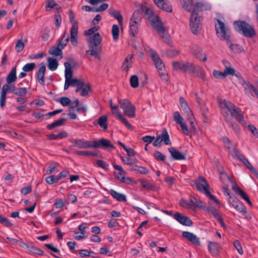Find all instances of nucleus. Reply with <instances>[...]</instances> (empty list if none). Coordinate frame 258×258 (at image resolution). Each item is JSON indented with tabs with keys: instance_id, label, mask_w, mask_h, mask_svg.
<instances>
[{
	"instance_id": "nucleus-58",
	"label": "nucleus",
	"mask_w": 258,
	"mask_h": 258,
	"mask_svg": "<svg viewBox=\"0 0 258 258\" xmlns=\"http://www.w3.org/2000/svg\"><path fill=\"white\" fill-rule=\"evenodd\" d=\"M25 43L21 39L18 40L15 46V49L17 52H20L24 49Z\"/></svg>"
},
{
	"instance_id": "nucleus-20",
	"label": "nucleus",
	"mask_w": 258,
	"mask_h": 258,
	"mask_svg": "<svg viewBox=\"0 0 258 258\" xmlns=\"http://www.w3.org/2000/svg\"><path fill=\"white\" fill-rule=\"evenodd\" d=\"M232 188L236 194L239 195L243 199H244L249 205L250 206H252L248 195L243 190H242L238 185L234 184L233 187H232Z\"/></svg>"
},
{
	"instance_id": "nucleus-2",
	"label": "nucleus",
	"mask_w": 258,
	"mask_h": 258,
	"mask_svg": "<svg viewBox=\"0 0 258 258\" xmlns=\"http://www.w3.org/2000/svg\"><path fill=\"white\" fill-rule=\"evenodd\" d=\"M101 41L102 37L100 34L98 32L95 33L92 37H90L88 40L89 49L86 51V53L100 59V54L102 51V47L100 44Z\"/></svg>"
},
{
	"instance_id": "nucleus-28",
	"label": "nucleus",
	"mask_w": 258,
	"mask_h": 258,
	"mask_svg": "<svg viewBox=\"0 0 258 258\" xmlns=\"http://www.w3.org/2000/svg\"><path fill=\"white\" fill-rule=\"evenodd\" d=\"M78 29L76 26L72 27L71 29L70 40L73 45L76 46L78 44Z\"/></svg>"
},
{
	"instance_id": "nucleus-53",
	"label": "nucleus",
	"mask_w": 258,
	"mask_h": 258,
	"mask_svg": "<svg viewBox=\"0 0 258 258\" xmlns=\"http://www.w3.org/2000/svg\"><path fill=\"white\" fill-rule=\"evenodd\" d=\"M227 44H229L230 49L235 53L240 52L242 50V47L240 45L232 43V42Z\"/></svg>"
},
{
	"instance_id": "nucleus-13",
	"label": "nucleus",
	"mask_w": 258,
	"mask_h": 258,
	"mask_svg": "<svg viewBox=\"0 0 258 258\" xmlns=\"http://www.w3.org/2000/svg\"><path fill=\"white\" fill-rule=\"evenodd\" d=\"M173 217L179 223L186 226H191L193 224L192 221L189 217L178 212L175 213Z\"/></svg>"
},
{
	"instance_id": "nucleus-47",
	"label": "nucleus",
	"mask_w": 258,
	"mask_h": 258,
	"mask_svg": "<svg viewBox=\"0 0 258 258\" xmlns=\"http://www.w3.org/2000/svg\"><path fill=\"white\" fill-rule=\"evenodd\" d=\"M179 102L181 107L182 108L183 110L184 111V112H189V110L190 109L189 106L188 105L187 102L183 97H180L179 98Z\"/></svg>"
},
{
	"instance_id": "nucleus-40",
	"label": "nucleus",
	"mask_w": 258,
	"mask_h": 258,
	"mask_svg": "<svg viewBox=\"0 0 258 258\" xmlns=\"http://www.w3.org/2000/svg\"><path fill=\"white\" fill-rule=\"evenodd\" d=\"M141 184L142 186L148 190H156V186L151 183L149 181L146 180H142L141 181Z\"/></svg>"
},
{
	"instance_id": "nucleus-21",
	"label": "nucleus",
	"mask_w": 258,
	"mask_h": 258,
	"mask_svg": "<svg viewBox=\"0 0 258 258\" xmlns=\"http://www.w3.org/2000/svg\"><path fill=\"white\" fill-rule=\"evenodd\" d=\"M168 151L171 154L172 158L176 160H182L185 159L186 154H183L178 150H176L174 147L168 148Z\"/></svg>"
},
{
	"instance_id": "nucleus-36",
	"label": "nucleus",
	"mask_w": 258,
	"mask_h": 258,
	"mask_svg": "<svg viewBox=\"0 0 258 258\" xmlns=\"http://www.w3.org/2000/svg\"><path fill=\"white\" fill-rule=\"evenodd\" d=\"M130 170L132 171H136L137 172H139L141 174H146L149 172L148 169H147L146 167L143 166H140L137 165H133L130 168Z\"/></svg>"
},
{
	"instance_id": "nucleus-8",
	"label": "nucleus",
	"mask_w": 258,
	"mask_h": 258,
	"mask_svg": "<svg viewBox=\"0 0 258 258\" xmlns=\"http://www.w3.org/2000/svg\"><path fill=\"white\" fill-rule=\"evenodd\" d=\"M201 18L197 16L190 15V27L192 33L195 35L198 34L202 28Z\"/></svg>"
},
{
	"instance_id": "nucleus-59",
	"label": "nucleus",
	"mask_w": 258,
	"mask_h": 258,
	"mask_svg": "<svg viewBox=\"0 0 258 258\" xmlns=\"http://www.w3.org/2000/svg\"><path fill=\"white\" fill-rule=\"evenodd\" d=\"M45 181L49 184H52L54 183L58 182L59 180L57 179V176L53 175L47 177L45 178Z\"/></svg>"
},
{
	"instance_id": "nucleus-49",
	"label": "nucleus",
	"mask_w": 258,
	"mask_h": 258,
	"mask_svg": "<svg viewBox=\"0 0 258 258\" xmlns=\"http://www.w3.org/2000/svg\"><path fill=\"white\" fill-rule=\"evenodd\" d=\"M111 33L112 34L113 38L114 40H117L119 38V28L118 26L114 24L112 27V30H111Z\"/></svg>"
},
{
	"instance_id": "nucleus-26",
	"label": "nucleus",
	"mask_w": 258,
	"mask_h": 258,
	"mask_svg": "<svg viewBox=\"0 0 258 258\" xmlns=\"http://www.w3.org/2000/svg\"><path fill=\"white\" fill-rule=\"evenodd\" d=\"M209 250L214 254H218L221 247L220 245L216 242H210L208 245Z\"/></svg>"
},
{
	"instance_id": "nucleus-33",
	"label": "nucleus",
	"mask_w": 258,
	"mask_h": 258,
	"mask_svg": "<svg viewBox=\"0 0 258 258\" xmlns=\"http://www.w3.org/2000/svg\"><path fill=\"white\" fill-rule=\"evenodd\" d=\"M110 194L113 198L119 202H125L126 201V197L124 195L118 193L113 189H110L109 191Z\"/></svg>"
},
{
	"instance_id": "nucleus-55",
	"label": "nucleus",
	"mask_w": 258,
	"mask_h": 258,
	"mask_svg": "<svg viewBox=\"0 0 258 258\" xmlns=\"http://www.w3.org/2000/svg\"><path fill=\"white\" fill-rule=\"evenodd\" d=\"M36 67V64L34 62L28 63L24 65L22 68L25 72L32 71Z\"/></svg>"
},
{
	"instance_id": "nucleus-46",
	"label": "nucleus",
	"mask_w": 258,
	"mask_h": 258,
	"mask_svg": "<svg viewBox=\"0 0 258 258\" xmlns=\"http://www.w3.org/2000/svg\"><path fill=\"white\" fill-rule=\"evenodd\" d=\"M75 154L80 156H97V154L95 152L89 151H77L75 152Z\"/></svg>"
},
{
	"instance_id": "nucleus-15",
	"label": "nucleus",
	"mask_w": 258,
	"mask_h": 258,
	"mask_svg": "<svg viewBox=\"0 0 258 258\" xmlns=\"http://www.w3.org/2000/svg\"><path fill=\"white\" fill-rule=\"evenodd\" d=\"M188 73H192L202 80H206V74L205 71L199 66H196L191 63Z\"/></svg>"
},
{
	"instance_id": "nucleus-39",
	"label": "nucleus",
	"mask_w": 258,
	"mask_h": 258,
	"mask_svg": "<svg viewBox=\"0 0 258 258\" xmlns=\"http://www.w3.org/2000/svg\"><path fill=\"white\" fill-rule=\"evenodd\" d=\"M107 117L106 115H102L99 117L98 123L104 131L107 130Z\"/></svg>"
},
{
	"instance_id": "nucleus-38",
	"label": "nucleus",
	"mask_w": 258,
	"mask_h": 258,
	"mask_svg": "<svg viewBox=\"0 0 258 258\" xmlns=\"http://www.w3.org/2000/svg\"><path fill=\"white\" fill-rule=\"evenodd\" d=\"M47 61L48 67L49 70H50L52 71H53L57 69L58 66V63L56 59L52 57H48L47 58Z\"/></svg>"
},
{
	"instance_id": "nucleus-7",
	"label": "nucleus",
	"mask_w": 258,
	"mask_h": 258,
	"mask_svg": "<svg viewBox=\"0 0 258 258\" xmlns=\"http://www.w3.org/2000/svg\"><path fill=\"white\" fill-rule=\"evenodd\" d=\"M92 148H101L106 150H109L110 148L115 149V147L108 140L101 138L98 140L92 142Z\"/></svg>"
},
{
	"instance_id": "nucleus-56",
	"label": "nucleus",
	"mask_w": 258,
	"mask_h": 258,
	"mask_svg": "<svg viewBox=\"0 0 258 258\" xmlns=\"http://www.w3.org/2000/svg\"><path fill=\"white\" fill-rule=\"evenodd\" d=\"M0 223L8 227H12L13 226V224L11 222L10 220L8 218L1 215Z\"/></svg>"
},
{
	"instance_id": "nucleus-62",
	"label": "nucleus",
	"mask_w": 258,
	"mask_h": 258,
	"mask_svg": "<svg viewBox=\"0 0 258 258\" xmlns=\"http://www.w3.org/2000/svg\"><path fill=\"white\" fill-rule=\"evenodd\" d=\"M58 166V164L56 162L51 163L48 166L46 170V173L50 174L53 173L56 169V167Z\"/></svg>"
},
{
	"instance_id": "nucleus-10",
	"label": "nucleus",
	"mask_w": 258,
	"mask_h": 258,
	"mask_svg": "<svg viewBox=\"0 0 258 258\" xmlns=\"http://www.w3.org/2000/svg\"><path fill=\"white\" fill-rule=\"evenodd\" d=\"M69 141L72 143V147H77L79 148L87 149L92 148V143L90 141L84 139H77L71 138Z\"/></svg>"
},
{
	"instance_id": "nucleus-22",
	"label": "nucleus",
	"mask_w": 258,
	"mask_h": 258,
	"mask_svg": "<svg viewBox=\"0 0 258 258\" xmlns=\"http://www.w3.org/2000/svg\"><path fill=\"white\" fill-rule=\"evenodd\" d=\"M65 44H58L57 46H53L48 50V53L50 55L58 56L62 54V49L65 47Z\"/></svg>"
},
{
	"instance_id": "nucleus-3",
	"label": "nucleus",
	"mask_w": 258,
	"mask_h": 258,
	"mask_svg": "<svg viewBox=\"0 0 258 258\" xmlns=\"http://www.w3.org/2000/svg\"><path fill=\"white\" fill-rule=\"evenodd\" d=\"M234 30L247 38H252L256 34L253 26L244 21H236L233 23Z\"/></svg>"
},
{
	"instance_id": "nucleus-50",
	"label": "nucleus",
	"mask_w": 258,
	"mask_h": 258,
	"mask_svg": "<svg viewBox=\"0 0 258 258\" xmlns=\"http://www.w3.org/2000/svg\"><path fill=\"white\" fill-rule=\"evenodd\" d=\"M57 6H58V5L55 2L54 0H46L45 5L46 11H50L52 9Z\"/></svg>"
},
{
	"instance_id": "nucleus-19",
	"label": "nucleus",
	"mask_w": 258,
	"mask_h": 258,
	"mask_svg": "<svg viewBox=\"0 0 258 258\" xmlns=\"http://www.w3.org/2000/svg\"><path fill=\"white\" fill-rule=\"evenodd\" d=\"M46 71V67L43 62L40 63V67L37 73V79L38 82L42 85H45L44 75Z\"/></svg>"
},
{
	"instance_id": "nucleus-18",
	"label": "nucleus",
	"mask_w": 258,
	"mask_h": 258,
	"mask_svg": "<svg viewBox=\"0 0 258 258\" xmlns=\"http://www.w3.org/2000/svg\"><path fill=\"white\" fill-rule=\"evenodd\" d=\"M241 85L243 87L245 94H249L251 93V91H253L255 95H258V90L249 82L242 81Z\"/></svg>"
},
{
	"instance_id": "nucleus-60",
	"label": "nucleus",
	"mask_w": 258,
	"mask_h": 258,
	"mask_svg": "<svg viewBox=\"0 0 258 258\" xmlns=\"http://www.w3.org/2000/svg\"><path fill=\"white\" fill-rule=\"evenodd\" d=\"M174 120L179 125L183 122V118L179 112L176 111L174 113Z\"/></svg>"
},
{
	"instance_id": "nucleus-25",
	"label": "nucleus",
	"mask_w": 258,
	"mask_h": 258,
	"mask_svg": "<svg viewBox=\"0 0 258 258\" xmlns=\"http://www.w3.org/2000/svg\"><path fill=\"white\" fill-rule=\"evenodd\" d=\"M220 174L221 175V176H220L221 181L222 182V183L224 184H226V183H225L226 180H228V181H229L230 183H232V187H233L234 184L237 185V183H236L234 179V177H230V176H228L227 174L224 171H221L220 170Z\"/></svg>"
},
{
	"instance_id": "nucleus-12",
	"label": "nucleus",
	"mask_w": 258,
	"mask_h": 258,
	"mask_svg": "<svg viewBox=\"0 0 258 258\" xmlns=\"http://www.w3.org/2000/svg\"><path fill=\"white\" fill-rule=\"evenodd\" d=\"M149 53L158 72L163 71V69H164V65L157 52L154 49H150Z\"/></svg>"
},
{
	"instance_id": "nucleus-14",
	"label": "nucleus",
	"mask_w": 258,
	"mask_h": 258,
	"mask_svg": "<svg viewBox=\"0 0 258 258\" xmlns=\"http://www.w3.org/2000/svg\"><path fill=\"white\" fill-rule=\"evenodd\" d=\"M191 53L194 56L200 60L204 62L207 61V55L203 50L197 45H193L191 48Z\"/></svg>"
},
{
	"instance_id": "nucleus-48",
	"label": "nucleus",
	"mask_w": 258,
	"mask_h": 258,
	"mask_svg": "<svg viewBox=\"0 0 258 258\" xmlns=\"http://www.w3.org/2000/svg\"><path fill=\"white\" fill-rule=\"evenodd\" d=\"M233 207H234L239 212L243 213H246V208L245 206L240 201L237 202V203Z\"/></svg>"
},
{
	"instance_id": "nucleus-6",
	"label": "nucleus",
	"mask_w": 258,
	"mask_h": 258,
	"mask_svg": "<svg viewBox=\"0 0 258 258\" xmlns=\"http://www.w3.org/2000/svg\"><path fill=\"white\" fill-rule=\"evenodd\" d=\"M163 142L166 145H171V142L170 140L169 135L165 128H163L162 130L161 134L157 136L156 140L153 143L155 147H160L161 143Z\"/></svg>"
},
{
	"instance_id": "nucleus-43",
	"label": "nucleus",
	"mask_w": 258,
	"mask_h": 258,
	"mask_svg": "<svg viewBox=\"0 0 258 258\" xmlns=\"http://www.w3.org/2000/svg\"><path fill=\"white\" fill-rule=\"evenodd\" d=\"M222 141L224 145V147L228 150L229 154H231L230 149L233 146L232 142L226 137L222 138Z\"/></svg>"
},
{
	"instance_id": "nucleus-57",
	"label": "nucleus",
	"mask_w": 258,
	"mask_h": 258,
	"mask_svg": "<svg viewBox=\"0 0 258 258\" xmlns=\"http://www.w3.org/2000/svg\"><path fill=\"white\" fill-rule=\"evenodd\" d=\"M131 86L134 88H136L139 86L138 78L136 75L132 76L130 78Z\"/></svg>"
},
{
	"instance_id": "nucleus-34",
	"label": "nucleus",
	"mask_w": 258,
	"mask_h": 258,
	"mask_svg": "<svg viewBox=\"0 0 258 258\" xmlns=\"http://www.w3.org/2000/svg\"><path fill=\"white\" fill-rule=\"evenodd\" d=\"M65 70V78L67 80H69L72 79L73 72L71 67V64L69 62H64V63Z\"/></svg>"
},
{
	"instance_id": "nucleus-52",
	"label": "nucleus",
	"mask_w": 258,
	"mask_h": 258,
	"mask_svg": "<svg viewBox=\"0 0 258 258\" xmlns=\"http://www.w3.org/2000/svg\"><path fill=\"white\" fill-rule=\"evenodd\" d=\"M56 101L59 102L63 106L70 105L72 102L71 100L67 97H61L59 99H57Z\"/></svg>"
},
{
	"instance_id": "nucleus-9",
	"label": "nucleus",
	"mask_w": 258,
	"mask_h": 258,
	"mask_svg": "<svg viewBox=\"0 0 258 258\" xmlns=\"http://www.w3.org/2000/svg\"><path fill=\"white\" fill-rule=\"evenodd\" d=\"M195 184L198 190L205 193L210 188V186L206 179L203 176H200L194 180Z\"/></svg>"
},
{
	"instance_id": "nucleus-42",
	"label": "nucleus",
	"mask_w": 258,
	"mask_h": 258,
	"mask_svg": "<svg viewBox=\"0 0 258 258\" xmlns=\"http://www.w3.org/2000/svg\"><path fill=\"white\" fill-rule=\"evenodd\" d=\"M242 163L246 166V167L254 175L257 177H258V172L255 170V169L253 167V166L249 162L248 160L246 158L244 159Z\"/></svg>"
},
{
	"instance_id": "nucleus-63",
	"label": "nucleus",
	"mask_w": 258,
	"mask_h": 258,
	"mask_svg": "<svg viewBox=\"0 0 258 258\" xmlns=\"http://www.w3.org/2000/svg\"><path fill=\"white\" fill-rule=\"evenodd\" d=\"M141 14V11H140V8L136 11H135L133 14L132 15L131 19H130V22H138V18L139 17V15Z\"/></svg>"
},
{
	"instance_id": "nucleus-27",
	"label": "nucleus",
	"mask_w": 258,
	"mask_h": 258,
	"mask_svg": "<svg viewBox=\"0 0 258 258\" xmlns=\"http://www.w3.org/2000/svg\"><path fill=\"white\" fill-rule=\"evenodd\" d=\"M193 9L191 10V15L198 16L199 13L204 10L205 5L202 3H196L194 5L192 4Z\"/></svg>"
},
{
	"instance_id": "nucleus-29",
	"label": "nucleus",
	"mask_w": 258,
	"mask_h": 258,
	"mask_svg": "<svg viewBox=\"0 0 258 258\" xmlns=\"http://www.w3.org/2000/svg\"><path fill=\"white\" fill-rule=\"evenodd\" d=\"M17 68L14 67L9 73L6 78V81L8 84H12L17 80L16 76Z\"/></svg>"
},
{
	"instance_id": "nucleus-17",
	"label": "nucleus",
	"mask_w": 258,
	"mask_h": 258,
	"mask_svg": "<svg viewBox=\"0 0 258 258\" xmlns=\"http://www.w3.org/2000/svg\"><path fill=\"white\" fill-rule=\"evenodd\" d=\"M182 236L195 245L199 246L201 244L199 238L192 233L183 231L182 233Z\"/></svg>"
},
{
	"instance_id": "nucleus-5",
	"label": "nucleus",
	"mask_w": 258,
	"mask_h": 258,
	"mask_svg": "<svg viewBox=\"0 0 258 258\" xmlns=\"http://www.w3.org/2000/svg\"><path fill=\"white\" fill-rule=\"evenodd\" d=\"M118 103L123 110L124 115L130 118L136 116V107L132 102L127 99H119Z\"/></svg>"
},
{
	"instance_id": "nucleus-11",
	"label": "nucleus",
	"mask_w": 258,
	"mask_h": 258,
	"mask_svg": "<svg viewBox=\"0 0 258 258\" xmlns=\"http://www.w3.org/2000/svg\"><path fill=\"white\" fill-rule=\"evenodd\" d=\"M172 64L174 70L183 73H188L191 63L180 61H173Z\"/></svg>"
},
{
	"instance_id": "nucleus-61",
	"label": "nucleus",
	"mask_w": 258,
	"mask_h": 258,
	"mask_svg": "<svg viewBox=\"0 0 258 258\" xmlns=\"http://www.w3.org/2000/svg\"><path fill=\"white\" fill-rule=\"evenodd\" d=\"M69 16L70 22L72 24V26H76V28H78V23L77 21L75 20V15L72 10H69Z\"/></svg>"
},
{
	"instance_id": "nucleus-24",
	"label": "nucleus",
	"mask_w": 258,
	"mask_h": 258,
	"mask_svg": "<svg viewBox=\"0 0 258 258\" xmlns=\"http://www.w3.org/2000/svg\"><path fill=\"white\" fill-rule=\"evenodd\" d=\"M108 12L112 17L117 20L119 25L121 27L122 26L123 18L120 11L113 8H110Z\"/></svg>"
},
{
	"instance_id": "nucleus-41",
	"label": "nucleus",
	"mask_w": 258,
	"mask_h": 258,
	"mask_svg": "<svg viewBox=\"0 0 258 258\" xmlns=\"http://www.w3.org/2000/svg\"><path fill=\"white\" fill-rule=\"evenodd\" d=\"M182 7L187 12H190L192 7V0H180Z\"/></svg>"
},
{
	"instance_id": "nucleus-37",
	"label": "nucleus",
	"mask_w": 258,
	"mask_h": 258,
	"mask_svg": "<svg viewBox=\"0 0 258 258\" xmlns=\"http://www.w3.org/2000/svg\"><path fill=\"white\" fill-rule=\"evenodd\" d=\"M158 7L166 12L171 13L172 10V6L167 0H164Z\"/></svg>"
},
{
	"instance_id": "nucleus-51",
	"label": "nucleus",
	"mask_w": 258,
	"mask_h": 258,
	"mask_svg": "<svg viewBox=\"0 0 258 258\" xmlns=\"http://www.w3.org/2000/svg\"><path fill=\"white\" fill-rule=\"evenodd\" d=\"M29 92V91L26 88L20 87L17 88V90L15 91V95L18 96H23L27 94Z\"/></svg>"
},
{
	"instance_id": "nucleus-35",
	"label": "nucleus",
	"mask_w": 258,
	"mask_h": 258,
	"mask_svg": "<svg viewBox=\"0 0 258 258\" xmlns=\"http://www.w3.org/2000/svg\"><path fill=\"white\" fill-rule=\"evenodd\" d=\"M28 250V253L31 255L37 254L39 255H43L44 254V252L43 250L33 245H30Z\"/></svg>"
},
{
	"instance_id": "nucleus-4",
	"label": "nucleus",
	"mask_w": 258,
	"mask_h": 258,
	"mask_svg": "<svg viewBox=\"0 0 258 258\" xmlns=\"http://www.w3.org/2000/svg\"><path fill=\"white\" fill-rule=\"evenodd\" d=\"M223 105L224 107L230 112L232 117L234 118L240 123L244 121L243 115L239 107L235 105L233 103L227 101L226 100H223Z\"/></svg>"
},
{
	"instance_id": "nucleus-64",
	"label": "nucleus",
	"mask_w": 258,
	"mask_h": 258,
	"mask_svg": "<svg viewBox=\"0 0 258 258\" xmlns=\"http://www.w3.org/2000/svg\"><path fill=\"white\" fill-rule=\"evenodd\" d=\"M213 76L216 79H224L226 77L225 72L214 70L213 72Z\"/></svg>"
},
{
	"instance_id": "nucleus-1",
	"label": "nucleus",
	"mask_w": 258,
	"mask_h": 258,
	"mask_svg": "<svg viewBox=\"0 0 258 258\" xmlns=\"http://www.w3.org/2000/svg\"><path fill=\"white\" fill-rule=\"evenodd\" d=\"M141 14L147 17L152 27L157 31L163 40L167 44L171 43L170 36L166 33L165 27L160 17L156 15L152 10L143 5L140 6Z\"/></svg>"
},
{
	"instance_id": "nucleus-32",
	"label": "nucleus",
	"mask_w": 258,
	"mask_h": 258,
	"mask_svg": "<svg viewBox=\"0 0 258 258\" xmlns=\"http://www.w3.org/2000/svg\"><path fill=\"white\" fill-rule=\"evenodd\" d=\"M73 103L75 104L76 107V111L78 112L84 113L87 111V107L85 105L80 104L79 100L78 98L75 99Z\"/></svg>"
},
{
	"instance_id": "nucleus-23",
	"label": "nucleus",
	"mask_w": 258,
	"mask_h": 258,
	"mask_svg": "<svg viewBox=\"0 0 258 258\" xmlns=\"http://www.w3.org/2000/svg\"><path fill=\"white\" fill-rule=\"evenodd\" d=\"M134 55L133 54H129L125 58L122 65V69L123 71L125 72H127L130 68L132 67L133 66V58Z\"/></svg>"
},
{
	"instance_id": "nucleus-31",
	"label": "nucleus",
	"mask_w": 258,
	"mask_h": 258,
	"mask_svg": "<svg viewBox=\"0 0 258 258\" xmlns=\"http://www.w3.org/2000/svg\"><path fill=\"white\" fill-rule=\"evenodd\" d=\"M189 200L191 207L193 206L196 208H200L202 210H205V206L202 205V202L201 201H198L195 197L190 195L189 196Z\"/></svg>"
},
{
	"instance_id": "nucleus-54",
	"label": "nucleus",
	"mask_w": 258,
	"mask_h": 258,
	"mask_svg": "<svg viewBox=\"0 0 258 258\" xmlns=\"http://www.w3.org/2000/svg\"><path fill=\"white\" fill-rule=\"evenodd\" d=\"M154 158L159 161H164L166 156L158 151H155L153 154Z\"/></svg>"
},
{
	"instance_id": "nucleus-30",
	"label": "nucleus",
	"mask_w": 258,
	"mask_h": 258,
	"mask_svg": "<svg viewBox=\"0 0 258 258\" xmlns=\"http://www.w3.org/2000/svg\"><path fill=\"white\" fill-rule=\"evenodd\" d=\"M139 24L138 22H130V34L135 37L138 33L139 30Z\"/></svg>"
},
{
	"instance_id": "nucleus-16",
	"label": "nucleus",
	"mask_w": 258,
	"mask_h": 258,
	"mask_svg": "<svg viewBox=\"0 0 258 258\" xmlns=\"http://www.w3.org/2000/svg\"><path fill=\"white\" fill-rule=\"evenodd\" d=\"M216 34L218 38L222 41H226L227 43H229L232 42L230 31L229 28L216 32Z\"/></svg>"
},
{
	"instance_id": "nucleus-44",
	"label": "nucleus",
	"mask_w": 258,
	"mask_h": 258,
	"mask_svg": "<svg viewBox=\"0 0 258 258\" xmlns=\"http://www.w3.org/2000/svg\"><path fill=\"white\" fill-rule=\"evenodd\" d=\"M215 21H216L217 23L215 22V30L216 32L219 31H221L222 30H225L227 28H228V27H226L225 25V24L221 21L220 20L218 19H215Z\"/></svg>"
},
{
	"instance_id": "nucleus-45",
	"label": "nucleus",
	"mask_w": 258,
	"mask_h": 258,
	"mask_svg": "<svg viewBox=\"0 0 258 258\" xmlns=\"http://www.w3.org/2000/svg\"><path fill=\"white\" fill-rule=\"evenodd\" d=\"M82 86V90L81 92V95L82 96H86L89 94V92L91 90V86L90 84H85L84 82Z\"/></svg>"
}]
</instances>
